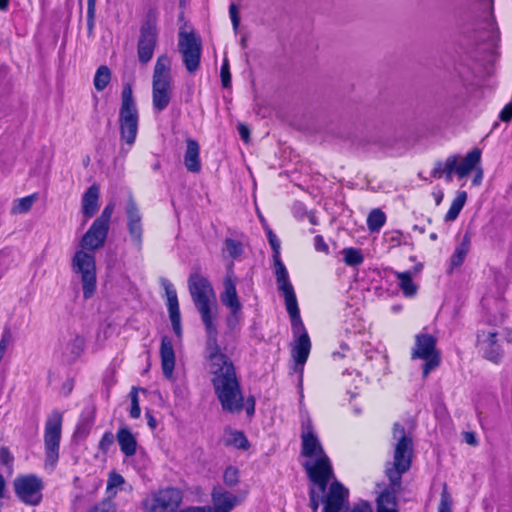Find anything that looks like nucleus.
<instances>
[{
	"label": "nucleus",
	"mask_w": 512,
	"mask_h": 512,
	"mask_svg": "<svg viewBox=\"0 0 512 512\" xmlns=\"http://www.w3.org/2000/svg\"><path fill=\"white\" fill-rule=\"evenodd\" d=\"M267 238L273 250V262L275 275L288 272L280 257V240L271 229H267Z\"/></svg>",
	"instance_id": "29"
},
{
	"label": "nucleus",
	"mask_w": 512,
	"mask_h": 512,
	"mask_svg": "<svg viewBox=\"0 0 512 512\" xmlns=\"http://www.w3.org/2000/svg\"><path fill=\"white\" fill-rule=\"evenodd\" d=\"M452 497L448 491L447 485L443 484L442 492L440 495V502L438 512H452Z\"/></svg>",
	"instance_id": "39"
},
{
	"label": "nucleus",
	"mask_w": 512,
	"mask_h": 512,
	"mask_svg": "<svg viewBox=\"0 0 512 512\" xmlns=\"http://www.w3.org/2000/svg\"><path fill=\"white\" fill-rule=\"evenodd\" d=\"M233 262L230 263L228 272L223 281L224 290L220 295L222 304L229 310L241 311L242 304L238 298L236 283L237 278L235 277L233 270Z\"/></svg>",
	"instance_id": "22"
},
{
	"label": "nucleus",
	"mask_w": 512,
	"mask_h": 512,
	"mask_svg": "<svg viewBox=\"0 0 512 512\" xmlns=\"http://www.w3.org/2000/svg\"><path fill=\"white\" fill-rule=\"evenodd\" d=\"M220 76H221L222 86L224 88H228L231 85V74L229 71V63L226 59L224 60L222 66H221Z\"/></svg>",
	"instance_id": "49"
},
{
	"label": "nucleus",
	"mask_w": 512,
	"mask_h": 512,
	"mask_svg": "<svg viewBox=\"0 0 512 512\" xmlns=\"http://www.w3.org/2000/svg\"><path fill=\"white\" fill-rule=\"evenodd\" d=\"M316 487L319 488L318 486H316ZM324 492H325V490L323 492H321L320 489H318V492H316L314 490V488L310 489V492H309L310 504L309 505L313 512H317L320 502H323L324 498H322V494Z\"/></svg>",
	"instance_id": "47"
},
{
	"label": "nucleus",
	"mask_w": 512,
	"mask_h": 512,
	"mask_svg": "<svg viewBox=\"0 0 512 512\" xmlns=\"http://www.w3.org/2000/svg\"><path fill=\"white\" fill-rule=\"evenodd\" d=\"M250 403L246 407V413L251 416L254 414L255 411V401L253 398L248 400Z\"/></svg>",
	"instance_id": "59"
},
{
	"label": "nucleus",
	"mask_w": 512,
	"mask_h": 512,
	"mask_svg": "<svg viewBox=\"0 0 512 512\" xmlns=\"http://www.w3.org/2000/svg\"><path fill=\"white\" fill-rule=\"evenodd\" d=\"M7 269L8 265L6 263V259L4 257H0V278L4 275Z\"/></svg>",
	"instance_id": "60"
},
{
	"label": "nucleus",
	"mask_w": 512,
	"mask_h": 512,
	"mask_svg": "<svg viewBox=\"0 0 512 512\" xmlns=\"http://www.w3.org/2000/svg\"><path fill=\"white\" fill-rule=\"evenodd\" d=\"M243 251L244 247L241 241L226 238L221 252L224 259L237 260L243 254Z\"/></svg>",
	"instance_id": "30"
},
{
	"label": "nucleus",
	"mask_w": 512,
	"mask_h": 512,
	"mask_svg": "<svg viewBox=\"0 0 512 512\" xmlns=\"http://www.w3.org/2000/svg\"><path fill=\"white\" fill-rule=\"evenodd\" d=\"M393 439L397 441L393 463L386 468L390 489L383 491L378 496L376 512H398L396 495L401 488L402 474L407 472L411 466L413 453L412 439L406 434L404 427L399 423L394 424Z\"/></svg>",
	"instance_id": "2"
},
{
	"label": "nucleus",
	"mask_w": 512,
	"mask_h": 512,
	"mask_svg": "<svg viewBox=\"0 0 512 512\" xmlns=\"http://www.w3.org/2000/svg\"><path fill=\"white\" fill-rule=\"evenodd\" d=\"M63 413L53 410L47 417L44 427L45 465L55 467L59 459L62 436Z\"/></svg>",
	"instance_id": "8"
},
{
	"label": "nucleus",
	"mask_w": 512,
	"mask_h": 512,
	"mask_svg": "<svg viewBox=\"0 0 512 512\" xmlns=\"http://www.w3.org/2000/svg\"><path fill=\"white\" fill-rule=\"evenodd\" d=\"M114 211V203H109L103 209L101 215L95 219L94 221L106 226L109 228L110 219Z\"/></svg>",
	"instance_id": "46"
},
{
	"label": "nucleus",
	"mask_w": 512,
	"mask_h": 512,
	"mask_svg": "<svg viewBox=\"0 0 512 512\" xmlns=\"http://www.w3.org/2000/svg\"><path fill=\"white\" fill-rule=\"evenodd\" d=\"M349 491L338 481L331 483L327 494L323 499V512H341L345 507Z\"/></svg>",
	"instance_id": "21"
},
{
	"label": "nucleus",
	"mask_w": 512,
	"mask_h": 512,
	"mask_svg": "<svg viewBox=\"0 0 512 512\" xmlns=\"http://www.w3.org/2000/svg\"><path fill=\"white\" fill-rule=\"evenodd\" d=\"M293 342L291 343V356L297 366L303 367L306 363L310 350L311 341L305 326L291 328Z\"/></svg>",
	"instance_id": "18"
},
{
	"label": "nucleus",
	"mask_w": 512,
	"mask_h": 512,
	"mask_svg": "<svg viewBox=\"0 0 512 512\" xmlns=\"http://www.w3.org/2000/svg\"><path fill=\"white\" fill-rule=\"evenodd\" d=\"M314 248L318 252H323L325 254L329 253V247L321 235H316L314 237Z\"/></svg>",
	"instance_id": "51"
},
{
	"label": "nucleus",
	"mask_w": 512,
	"mask_h": 512,
	"mask_svg": "<svg viewBox=\"0 0 512 512\" xmlns=\"http://www.w3.org/2000/svg\"><path fill=\"white\" fill-rule=\"evenodd\" d=\"M500 119L504 122L512 120V101L502 109L500 112Z\"/></svg>",
	"instance_id": "54"
},
{
	"label": "nucleus",
	"mask_w": 512,
	"mask_h": 512,
	"mask_svg": "<svg viewBox=\"0 0 512 512\" xmlns=\"http://www.w3.org/2000/svg\"><path fill=\"white\" fill-rule=\"evenodd\" d=\"M512 341V331L501 325H489L478 331L477 347L483 356L498 362L503 355V343Z\"/></svg>",
	"instance_id": "6"
},
{
	"label": "nucleus",
	"mask_w": 512,
	"mask_h": 512,
	"mask_svg": "<svg viewBox=\"0 0 512 512\" xmlns=\"http://www.w3.org/2000/svg\"><path fill=\"white\" fill-rule=\"evenodd\" d=\"M161 286L165 290L167 297V307L169 312L170 321L172 324V329L176 336L181 339L182 337V327H181V315L179 310V303L177 292L173 286V284L166 278H161L160 280Z\"/></svg>",
	"instance_id": "19"
},
{
	"label": "nucleus",
	"mask_w": 512,
	"mask_h": 512,
	"mask_svg": "<svg viewBox=\"0 0 512 512\" xmlns=\"http://www.w3.org/2000/svg\"><path fill=\"white\" fill-rule=\"evenodd\" d=\"M173 79L171 60L167 54L160 55L155 63L152 77V105L157 112L165 110L172 98Z\"/></svg>",
	"instance_id": "5"
},
{
	"label": "nucleus",
	"mask_w": 512,
	"mask_h": 512,
	"mask_svg": "<svg viewBox=\"0 0 512 512\" xmlns=\"http://www.w3.org/2000/svg\"><path fill=\"white\" fill-rule=\"evenodd\" d=\"M130 399H131V408H130V417L133 419H137L140 417L141 409L139 405V399H138V389L136 387H133L130 391Z\"/></svg>",
	"instance_id": "41"
},
{
	"label": "nucleus",
	"mask_w": 512,
	"mask_h": 512,
	"mask_svg": "<svg viewBox=\"0 0 512 512\" xmlns=\"http://www.w3.org/2000/svg\"><path fill=\"white\" fill-rule=\"evenodd\" d=\"M94 19H95V12L90 14L89 10H87V27L89 31H92L94 28Z\"/></svg>",
	"instance_id": "58"
},
{
	"label": "nucleus",
	"mask_w": 512,
	"mask_h": 512,
	"mask_svg": "<svg viewBox=\"0 0 512 512\" xmlns=\"http://www.w3.org/2000/svg\"><path fill=\"white\" fill-rule=\"evenodd\" d=\"M125 479L122 475L111 472L108 476L107 486H106V499H113L116 497L118 491L124 490Z\"/></svg>",
	"instance_id": "31"
},
{
	"label": "nucleus",
	"mask_w": 512,
	"mask_h": 512,
	"mask_svg": "<svg viewBox=\"0 0 512 512\" xmlns=\"http://www.w3.org/2000/svg\"><path fill=\"white\" fill-rule=\"evenodd\" d=\"M188 288L205 327L207 368L215 395L224 412L238 414L243 410L244 397L234 364L218 343V330L214 323L217 304L213 287L206 277L192 273Z\"/></svg>",
	"instance_id": "1"
},
{
	"label": "nucleus",
	"mask_w": 512,
	"mask_h": 512,
	"mask_svg": "<svg viewBox=\"0 0 512 512\" xmlns=\"http://www.w3.org/2000/svg\"><path fill=\"white\" fill-rule=\"evenodd\" d=\"M471 246V236L465 233L461 242L455 247V250L450 258L452 268L459 267L464 262Z\"/></svg>",
	"instance_id": "28"
},
{
	"label": "nucleus",
	"mask_w": 512,
	"mask_h": 512,
	"mask_svg": "<svg viewBox=\"0 0 512 512\" xmlns=\"http://www.w3.org/2000/svg\"><path fill=\"white\" fill-rule=\"evenodd\" d=\"M4 490H5V480L2 476V474H0V499L3 498V496H4Z\"/></svg>",
	"instance_id": "63"
},
{
	"label": "nucleus",
	"mask_w": 512,
	"mask_h": 512,
	"mask_svg": "<svg viewBox=\"0 0 512 512\" xmlns=\"http://www.w3.org/2000/svg\"><path fill=\"white\" fill-rule=\"evenodd\" d=\"M94 423V417L91 413H83L77 423L74 436L77 438H85Z\"/></svg>",
	"instance_id": "35"
},
{
	"label": "nucleus",
	"mask_w": 512,
	"mask_h": 512,
	"mask_svg": "<svg viewBox=\"0 0 512 512\" xmlns=\"http://www.w3.org/2000/svg\"><path fill=\"white\" fill-rule=\"evenodd\" d=\"M474 170H475V175H474V178L472 180V183L475 186H479L481 184V182H482V179H483V170L478 165H477V167Z\"/></svg>",
	"instance_id": "56"
},
{
	"label": "nucleus",
	"mask_w": 512,
	"mask_h": 512,
	"mask_svg": "<svg viewBox=\"0 0 512 512\" xmlns=\"http://www.w3.org/2000/svg\"><path fill=\"white\" fill-rule=\"evenodd\" d=\"M72 270L81 275L84 298H91L97 287L95 257L84 250L77 251L72 259Z\"/></svg>",
	"instance_id": "10"
},
{
	"label": "nucleus",
	"mask_w": 512,
	"mask_h": 512,
	"mask_svg": "<svg viewBox=\"0 0 512 512\" xmlns=\"http://www.w3.org/2000/svg\"><path fill=\"white\" fill-rule=\"evenodd\" d=\"M341 253L343 254V260L348 266H359L363 263L364 257L360 249L348 247L344 248Z\"/></svg>",
	"instance_id": "37"
},
{
	"label": "nucleus",
	"mask_w": 512,
	"mask_h": 512,
	"mask_svg": "<svg viewBox=\"0 0 512 512\" xmlns=\"http://www.w3.org/2000/svg\"><path fill=\"white\" fill-rule=\"evenodd\" d=\"M301 455L306 458L303 467L310 482L323 492L334 478V473L309 417L303 418L301 422Z\"/></svg>",
	"instance_id": "3"
},
{
	"label": "nucleus",
	"mask_w": 512,
	"mask_h": 512,
	"mask_svg": "<svg viewBox=\"0 0 512 512\" xmlns=\"http://www.w3.org/2000/svg\"><path fill=\"white\" fill-rule=\"evenodd\" d=\"M86 339L83 335L72 332L61 340L60 350L62 360L67 364L75 363L84 353Z\"/></svg>",
	"instance_id": "17"
},
{
	"label": "nucleus",
	"mask_w": 512,
	"mask_h": 512,
	"mask_svg": "<svg viewBox=\"0 0 512 512\" xmlns=\"http://www.w3.org/2000/svg\"><path fill=\"white\" fill-rule=\"evenodd\" d=\"M125 211L127 216V229L131 243L137 251H140L142 249L143 242L142 214L131 194L128 196Z\"/></svg>",
	"instance_id": "16"
},
{
	"label": "nucleus",
	"mask_w": 512,
	"mask_h": 512,
	"mask_svg": "<svg viewBox=\"0 0 512 512\" xmlns=\"http://www.w3.org/2000/svg\"><path fill=\"white\" fill-rule=\"evenodd\" d=\"M241 319V311L230 310V313L226 317V326L230 333H234L239 326Z\"/></svg>",
	"instance_id": "44"
},
{
	"label": "nucleus",
	"mask_w": 512,
	"mask_h": 512,
	"mask_svg": "<svg viewBox=\"0 0 512 512\" xmlns=\"http://www.w3.org/2000/svg\"><path fill=\"white\" fill-rule=\"evenodd\" d=\"M437 339L426 332L415 336V343L412 348L411 358L422 360V374L427 377L441 363V354L436 348Z\"/></svg>",
	"instance_id": "9"
},
{
	"label": "nucleus",
	"mask_w": 512,
	"mask_h": 512,
	"mask_svg": "<svg viewBox=\"0 0 512 512\" xmlns=\"http://www.w3.org/2000/svg\"><path fill=\"white\" fill-rule=\"evenodd\" d=\"M465 441H466V443H468L470 445H475L476 444V438H475L474 434L470 433V432H467L465 434Z\"/></svg>",
	"instance_id": "61"
},
{
	"label": "nucleus",
	"mask_w": 512,
	"mask_h": 512,
	"mask_svg": "<svg viewBox=\"0 0 512 512\" xmlns=\"http://www.w3.org/2000/svg\"><path fill=\"white\" fill-rule=\"evenodd\" d=\"M302 209H303L302 204H300V203H296V204L294 205V211H295V213H296L297 215H299V216H300V213H301Z\"/></svg>",
	"instance_id": "64"
},
{
	"label": "nucleus",
	"mask_w": 512,
	"mask_h": 512,
	"mask_svg": "<svg viewBox=\"0 0 512 512\" xmlns=\"http://www.w3.org/2000/svg\"><path fill=\"white\" fill-rule=\"evenodd\" d=\"M386 222V216L380 209L372 210L367 217V227L370 232H379Z\"/></svg>",
	"instance_id": "36"
},
{
	"label": "nucleus",
	"mask_w": 512,
	"mask_h": 512,
	"mask_svg": "<svg viewBox=\"0 0 512 512\" xmlns=\"http://www.w3.org/2000/svg\"><path fill=\"white\" fill-rule=\"evenodd\" d=\"M245 497L246 493L235 495L225 491L222 487H214L211 493L213 507L210 506V512H230L241 504Z\"/></svg>",
	"instance_id": "20"
},
{
	"label": "nucleus",
	"mask_w": 512,
	"mask_h": 512,
	"mask_svg": "<svg viewBox=\"0 0 512 512\" xmlns=\"http://www.w3.org/2000/svg\"><path fill=\"white\" fill-rule=\"evenodd\" d=\"M467 200V193L459 191L452 201L449 210L445 215L446 222H452L457 219Z\"/></svg>",
	"instance_id": "32"
},
{
	"label": "nucleus",
	"mask_w": 512,
	"mask_h": 512,
	"mask_svg": "<svg viewBox=\"0 0 512 512\" xmlns=\"http://www.w3.org/2000/svg\"><path fill=\"white\" fill-rule=\"evenodd\" d=\"M160 358H161V368L163 375L168 380L174 379V368L176 363L175 351L173 347L172 339L168 336H163L161 338L160 345Z\"/></svg>",
	"instance_id": "24"
},
{
	"label": "nucleus",
	"mask_w": 512,
	"mask_h": 512,
	"mask_svg": "<svg viewBox=\"0 0 512 512\" xmlns=\"http://www.w3.org/2000/svg\"><path fill=\"white\" fill-rule=\"evenodd\" d=\"M224 483L229 487H234L239 481V471L233 466H229L223 475Z\"/></svg>",
	"instance_id": "43"
},
{
	"label": "nucleus",
	"mask_w": 512,
	"mask_h": 512,
	"mask_svg": "<svg viewBox=\"0 0 512 512\" xmlns=\"http://www.w3.org/2000/svg\"><path fill=\"white\" fill-rule=\"evenodd\" d=\"M99 187L91 185L82 198V212L86 218H91L98 210Z\"/></svg>",
	"instance_id": "27"
},
{
	"label": "nucleus",
	"mask_w": 512,
	"mask_h": 512,
	"mask_svg": "<svg viewBox=\"0 0 512 512\" xmlns=\"http://www.w3.org/2000/svg\"><path fill=\"white\" fill-rule=\"evenodd\" d=\"M179 52L189 73H195L200 66L202 45L201 40L193 32L179 33Z\"/></svg>",
	"instance_id": "14"
},
{
	"label": "nucleus",
	"mask_w": 512,
	"mask_h": 512,
	"mask_svg": "<svg viewBox=\"0 0 512 512\" xmlns=\"http://www.w3.org/2000/svg\"><path fill=\"white\" fill-rule=\"evenodd\" d=\"M481 160V151L473 149L468 152L464 158L459 162L458 155H450L444 162H437L432 170V177L440 179L445 176L447 182L452 181L453 174H456L459 179L466 177L471 173Z\"/></svg>",
	"instance_id": "7"
},
{
	"label": "nucleus",
	"mask_w": 512,
	"mask_h": 512,
	"mask_svg": "<svg viewBox=\"0 0 512 512\" xmlns=\"http://www.w3.org/2000/svg\"><path fill=\"white\" fill-rule=\"evenodd\" d=\"M109 228L94 221L81 239V247L85 250H96L102 247L108 235Z\"/></svg>",
	"instance_id": "23"
},
{
	"label": "nucleus",
	"mask_w": 512,
	"mask_h": 512,
	"mask_svg": "<svg viewBox=\"0 0 512 512\" xmlns=\"http://www.w3.org/2000/svg\"><path fill=\"white\" fill-rule=\"evenodd\" d=\"M36 200H37L36 194H31L26 197L17 199L14 202L11 212L13 214L27 213L31 209V207L33 206V204L35 203Z\"/></svg>",
	"instance_id": "38"
},
{
	"label": "nucleus",
	"mask_w": 512,
	"mask_h": 512,
	"mask_svg": "<svg viewBox=\"0 0 512 512\" xmlns=\"http://www.w3.org/2000/svg\"><path fill=\"white\" fill-rule=\"evenodd\" d=\"M17 498L29 506H37L43 498V481L35 474L19 475L13 481Z\"/></svg>",
	"instance_id": "12"
},
{
	"label": "nucleus",
	"mask_w": 512,
	"mask_h": 512,
	"mask_svg": "<svg viewBox=\"0 0 512 512\" xmlns=\"http://www.w3.org/2000/svg\"><path fill=\"white\" fill-rule=\"evenodd\" d=\"M158 40L157 18L150 12L141 26L137 44L138 59L141 63H148L154 54Z\"/></svg>",
	"instance_id": "13"
},
{
	"label": "nucleus",
	"mask_w": 512,
	"mask_h": 512,
	"mask_svg": "<svg viewBox=\"0 0 512 512\" xmlns=\"http://www.w3.org/2000/svg\"><path fill=\"white\" fill-rule=\"evenodd\" d=\"M13 343V335L10 328H4L0 338V362L5 356V353L10 345Z\"/></svg>",
	"instance_id": "40"
},
{
	"label": "nucleus",
	"mask_w": 512,
	"mask_h": 512,
	"mask_svg": "<svg viewBox=\"0 0 512 512\" xmlns=\"http://www.w3.org/2000/svg\"><path fill=\"white\" fill-rule=\"evenodd\" d=\"M111 81V71L106 65L97 68L94 75L93 84L97 91H103Z\"/></svg>",
	"instance_id": "34"
},
{
	"label": "nucleus",
	"mask_w": 512,
	"mask_h": 512,
	"mask_svg": "<svg viewBox=\"0 0 512 512\" xmlns=\"http://www.w3.org/2000/svg\"><path fill=\"white\" fill-rule=\"evenodd\" d=\"M183 500L181 490L167 487L151 493L143 501L145 512H177Z\"/></svg>",
	"instance_id": "11"
},
{
	"label": "nucleus",
	"mask_w": 512,
	"mask_h": 512,
	"mask_svg": "<svg viewBox=\"0 0 512 512\" xmlns=\"http://www.w3.org/2000/svg\"><path fill=\"white\" fill-rule=\"evenodd\" d=\"M276 283L278 290L283 294L287 313L291 320V328L304 326L300 316V310L293 285L290 282L288 272L277 274Z\"/></svg>",
	"instance_id": "15"
},
{
	"label": "nucleus",
	"mask_w": 512,
	"mask_h": 512,
	"mask_svg": "<svg viewBox=\"0 0 512 512\" xmlns=\"http://www.w3.org/2000/svg\"><path fill=\"white\" fill-rule=\"evenodd\" d=\"M118 123L122 142L120 152L127 154L136 141L139 126V111L130 84H125L121 92Z\"/></svg>",
	"instance_id": "4"
},
{
	"label": "nucleus",
	"mask_w": 512,
	"mask_h": 512,
	"mask_svg": "<svg viewBox=\"0 0 512 512\" xmlns=\"http://www.w3.org/2000/svg\"><path fill=\"white\" fill-rule=\"evenodd\" d=\"M231 439L229 440V442L231 444H233L235 447L239 448V449H247L249 444H248V440L246 439L245 435L240 432V431H234L232 434H231Z\"/></svg>",
	"instance_id": "45"
},
{
	"label": "nucleus",
	"mask_w": 512,
	"mask_h": 512,
	"mask_svg": "<svg viewBox=\"0 0 512 512\" xmlns=\"http://www.w3.org/2000/svg\"><path fill=\"white\" fill-rule=\"evenodd\" d=\"M349 512H373L372 506L366 502L361 501L357 504H355Z\"/></svg>",
	"instance_id": "53"
},
{
	"label": "nucleus",
	"mask_w": 512,
	"mask_h": 512,
	"mask_svg": "<svg viewBox=\"0 0 512 512\" xmlns=\"http://www.w3.org/2000/svg\"><path fill=\"white\" fill-rule=\"evenodd\" d=\"M96 8V0H87V10H89L90 14L95 12Z\"/></svg>",
	"instance_id": "62"
},
{
	"label": "nucleus",
	"mask_w": 512,
	"mask_h": 512,
	"mask_svg": "<svg viewBox=\"0 0 512 512\" xmlns=\"http://www.w3.org/2000/svg\"><path fill=\"white\" fill-rule=\"evenodd\" d=\"M14 457L7 447L0 448V465L7 468L9 474L13 472Z\"/></svg>",
	"instance_id": "42"
},
{
	"label": "nucleus",
	"mask_w": 512,
	"mask_h": 512,
	"mask_svg": "<svg viewBox=\"0 0 512 512\" xmlns=\"http://www.w3.org/2000/svg\"><path fill=\"white\" fill-rule=\"evenodd\" d=\"M113 441H114V436L111 432L104 433V435L102 436V438L100 440V444H99L100 449L107 450L113 444Z\"/></svg>",
	"instance_id": "52"
},
{
	"label": "nucleus",
	"mask_w": 512,
	"mask_h": 512,
	"mask_svg": "<svg viewBox=\"0 0 512 512\" xmlns=\"http://www.w3.org/2000/svg\"><path fill=\"white\" fill-rule=\"evenodd\" d=\"M184 165L191 173H199L201 171L200 146L198 142L192 138L186 139Z\"/></svg>",
	"instance_id": "25"
},
{
	"label": "nucleus",
	"mask_w": 512,
	"mask_h": 512,
	"mask_svg": "<svg viewBox=\"0 0 512 512\" xmlns=\"http://www.w3.org/2000/svg\"><path fill=\"white\" fill-rule=\"evenodd\" d=\"M177 512H210V506H188L183 509L178 508Z\"/></svg>",
	"instance_id": "55"
},
{
	"label": "nucleus",
	"mask_w": 512,
	"mask_h": 512,
	"mask_svg": "<svg viewBox=\"0 0 512 512\" xmlns=\"http://www.w3.org/2000/svg\"><path fill=\"white\" fill-rule=\"evenodd\" d=\"M90 512H116V506L111 499H104L99 504H97Z\"/></svg>",
	"instance_id": "48"
},
{
	"label": "nucleus",
	"mask_w": 512,
	"mask_h": 512,
	"mask_svg": "<svg viewBox=\"0 0 512 512\" xmlns=\"http://www.w3.org/2000/svg\"><path fill=\"white\" fill-rule=\"evenodd\" d=\"M396 277L399 282V287L406 297H412L416 294L417 287L412 280L411 272H397Z\"/></svg>",
	"instance_id": "33"
},
{
	"label": "nucleus",
	"mask_w": 512,
	"mask_h": 512,
	"mask_svg": "<svg viewBox=\"0 0 512 512\" xmlns=\"http://www.w3.org/2000/svg\"><path fill=\"white\" fill-rule=\"evenodd\" d=\"M229 15H230V19H231V22H232V25H233V29L236 32L238 27H239V23H240L238 8H237L236 4L232 3L230 5V7H229Z\"/></svg>",
	"instance_id": "50"
},
{
	"label": "nucleus",
	"mask_w": 512,
	"mask_h": 512,
	"mask_svg": "<svg viewBox=\"0 0 512 512\" xmlns=\"http://www.w3.org/2000/svg\"><path fill=\"white\" fill-rule=\"evenodd\" d=\"M116 439L119 444L121 452L131 457L136 454L137 451V440L133 433L127 427H121L116 434Z\"/></svg>",
	"instance_id": "26"
},
{
	"label": "nucleus",
	"mask_w": 512,
	"mask_h": 512,
	"mask_svg": "<svg viewBox=\"0 0 512 512\" xmlns=\"http://www.w3.org/2000/svg\"><path fill=\"white\" fill-rule=\"evenodd\" d=\"M238 132H239V135L242 138V140H244V141L248 140V138H249V129L245 125L240 124L238 126Z\"/></svg>",
	"instance_id": "57"
}]
</instances>
